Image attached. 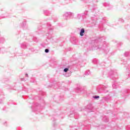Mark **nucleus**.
Masks as SVG:
<instances>
[{
  "label": "nucleus",
  "mask_w": 130,
  "mask_h": 130,
  "mask_svg": "<svg viewBox=\"0 0 130 130\" xmlns=\"http://www.w3.org/2000/svg\"><path fill=\"white\" fill-rule=\"evenodd\" d=\"M69 16H70V18H72V17H74V13L71 12H66L63 15V17L65 19H67Z\"/></svg>",
  "instance_id": "1"
},
{
  "label": "nucleus",
  "mask_w": 130,
  "mask_h": 130,
  "mask_svg": "<svg viewBox=\"0 0 130 130\" xmlns=\"http://www.w3.org/2000/svg\"><path fill=\"white\" fill-rule=\"evenodd\" d=\"M84 33H85V29L84 28L81 29L80 32V36H84Z\"/></svg>",
  "instance_id": "2"
},
{
  "label": "nucleus",
  "mask_w": 130,
  "mask_h": 130,
  "mask_svg": "<svg viewBox=\"0 0 130 130\" xmlns=\"http://www.w3.org/2000/svg\"><path fill=\"white\" fill-rule=\"evenodd\" d=\"M103 120H104V121H105V122H107L108 121V118H107L106 117H105L103 118Z\"/></svg>",
  "instance_id": "3"
},
{
  "label": "nucleus",
  "mask_w": 130,
  "mask_h": 130,
  "mask_svg": "<svg viewBox=\"0 0 130 130\" xmlns=\"http://www.w3.org/2000/svg\"><path fill=\"white\" fill-rule=\"evenodd\" d=\"M93 98H94V99H99V98H100V96H99V95H95L93 96Z\"/></svg>",
  "instance_id": "4"
},
{
  "label": "nucleus",
  "mask_w": 130,
  "mask_h": 130,
  "mask_svg": "<svg viewBox=\"0 0 130 130\" xmlns=\"http://www.w3.org/2000/svg\"><path fill=\"white\" fill-rule=\"evenodd\" d=\"M68 71H69V68L64 69L63 71L64 72V73H68Z\"/></svg>",
  "instance_id": "5"
},
{
  "label": "nucleus",
  "mask_w": 130,
  "mask_h": 130,
  "mask_svg": "<svg viewBox=\"0 0 130 130\" xmlns=\"http://www.w3.org/2000/svg\"><path fill=\"white\" fill-rule=\"evenodd\" d=\"M45 52H46V53H48V52H49V50L48 49H46L45 50Z\"/></svg>",
  "instance_id": "6"
},
{
  "label": "nucleus",
  "mask_w": 130,
  "mask_h": 130,
  "mask_svg": "<svg viewBox=\"0 0 130 130\" xmlns=\"http://www.w3.org/2000/svg\"><path fill=\"white\" fill-rule=\"evenodd\" d=\"M128 54V52H125V56H127Z\"/></svg>",
  "instance_id": "7"
},
{
  "label": "nucleus",
  "mask_w": 130,
  "mask_h": 130,
  "mask_svg": "<svg viewBox=\"0 0 130 130\" xmlns=\"http://www.w3.org/2000/svg\"><path fill=\"white\" fill-rule=\"evenodd\" d=\"M25 76H26V77H28V74H25Z\"/></svg>",
  "instance_id": "8"
},
{
  "label": "nucleus",
  "mask_w": 130,
  "mask_h": 130,
  "mask_svg": "<svg viewBox=\"0 0 130 130\" xmlns=\"http://www.w3.org/2000/svg\"><path fill=\"white\" fill-rule=\"evenodd\" d=\"M78 17H81V15H80V14H78Z\"/></svg>",
  "instance_id": "9"
},
{
  "label": "nucleus",
  "mask_w": 130,
  "mask_h": 130,
  "mask_svg": "<svg viewBox=\"0 0 130 130\" xmlns=\"http://www.w3.org/2000/svg\"><path fill=\"white\" fill-rule=\"evenodd\" d=\"M98 48H101V47H100V46H99Z\"/></svg>",
  "instance_id": "10"
}]
</instances>
